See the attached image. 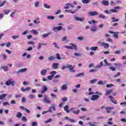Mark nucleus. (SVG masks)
<instances>
[{
	"mask_svg": "<svg viewBox=\"0 0 126 126\" xmlns=\"http://www.w3.org/2000/svg\"><path fill=\"white\" fill-rule=\"evenodd\" d=\"M72 46H65L64 47L69 50H75V51L77 50V47L76 45L74 44H71Z\"/></svg>",
	"mask_w": 126,
	"mask_h": 126,
	"instance_id": "nucleus-1",
	"label": "nucleus"
},
{
	"mask_svg": "<svg viewBox=\"0 0 126 126\" xmlns=\"http://www.w3.org/2000/svg\"><path fill=\"white\" fill-rule=\"evenodd\" d=\"M43 98L44 102L47 103V104H51V103H52V101H51V100H50V98L48 97V96H47V95H44Z\"/></svg>",
	"mask_w": 126,
	"mask_h": 126,
	"instance_id": "nucleus-2",
	"label": "nucleus"
},
{
	"mask_svg": "<svg viewBox=\"0 0 126 126\" xmlns=\"http://www.w3.org/2000/svg\"><path fill=\"white\" fill-rule=\"evenodd\" d=\"M100 97V95H97V94H94L92 95V97L91 98V99L92 101H97L98 99H99V97Z\"/></svg>",
	"mask_w": 126,
	"mask_h": 126,
	"instance_id": "nucleus-3",
	"label": "nucleus"
},
{
	"mask_svg": "<svg viewBox=\"0 0 126 126\" xmlns=\"http://www.w3.org/2000/svg\"><path fill=\"white\" fill-rule=\"evenodd\" d=\"M66 68H69V70L70 72H74L75 70H73L74 67L72 66V65H69L68 64H66Z\"/></svg>",
	"mask_w": 126,
	"mask_h": 126,
	"instance_id": "nucleus-4",
	"label": "nucleus"
},
{
	"mask_svg": "<svg viewBox=\"0 0 126 126\" xmlns=\"http://www.w3.org/2000/svg\"><path fill=\"white\" fill-rule=\"evenodd\" d=\"M108 98L110 99V101L113 103V104H118V102H117L116 100H115V97L112 95H109Z\"/></svg>",
	"mask_w": 126,
	"mask_h": 126,
	"instance_id": "nucleus-5",
	"label": "nucleus"
},
{
	"mask_svg": "<svg viewBox=\"0 0 126 126\" xmlns=\"http://www.w3.org/2000/svg\"><path fill=\"white\" fill-rule=\"evenodd\" d=\"M100 45L101 47H104V49H108L110 47V45L108 43H105V42H101Z\"/></svg>",
	"mask_w": 126,
	"mask_h": 126,
	"instance_id": "nucleus-6",
	"label": "nucleus"
},
{
	"mask_svg": "<svg viewBox=\"0 0 126 126\" xmlns=\"http://www.w3.org/2000/svg\"><path fill=\"white\" fill-rule=\"evenodd\" d=\"M89 15L90 16H95L96 15H99V13L97 11H90L89 12Z\"/></svg>",
	"mask_w": 126,
	"mask_h": 126,
	"instance_id": "nucleus-7",
	"label": "nucleus"
},
{
	"mask_svg": "<svg viewBox=\"0 0 126 126\" xmlns=\"http://www.w3.org/2000/svg\"><path fill=\"white\" fill-rule=\"evenodd\" d=\"M62 29H63V27L62 26L54 27L53 28V31L57 32V31H61Z\"/></svg>",
	"mask_w": 126,
	"mask_h": 126,
	"instance_id": "nucleus-8",
	"label": "nucleus"
},
{
	"mask_svg": "<svg viewBox=\"0 0 126 126\" xmlns=\"http://www.w3.org/2000/svg\"><path fill=\"white\" fill-rule=\"evenodd\" d=\"M74 109H76V108H72L70 109V110L72 111L73 114H75V115H77L80 113V110H75Z\"/></svg>",
	"mask_w": 126,
	"mask_h": 126,
	"instance_id": "nucleus-9",
	"label": "nucleus"
},
{
	"mask_svg": "<svg viewBox=\"0 0 126 126\" xmlns=\"http://www.w3.org/2000/svg\"><path fill=\"white\" fill-rule=\"evenodd\" d=\"M6 85H7V86H9V85H11L12 86H14V81L7 80L6 82Z\"/></svg>",
	"mask_w": 126,
	"mask_h": 126,
	"instance_id": "nucleus-10",
	"label": "nucleus"
},
{
	"mask_svg": "<svg viewBox=\"0 0 126 126\" xmlns=\"http://www.w3.org/2000/svg\"><path fill=\"white\" fill-rule=\"evenodd\" d=\"M48 91V88H47L46 86H43V88H42V90L41 91V94H43L44 93H45V92H46V91Z\"/></svg>",
	"mask_w": 126,
	"mask_h": 126,
	"instance_id": "nucleus-11",
	"label": "nucleus"
},
{
	"mask_svg": "<svg viewBox=\"0 0 126 126\" xmlns=\"http://www.w3.org/2000/svg\"><path fill=\"white\" fill-rule=\"evenodd\" d=\"M101 3L103 5H105L106 6H108V5H109V1L108 0H102L101 1Z\"/></svg>",
	"mask_w": 126,
	"mask_h": 126,
	"instance_id": "nucleus-12",
	"label": "nucleus"
},
{
	"mask_svg": "<svg viewBox=\"0 0 126 126\" xmlns=\"http://www.w3.org/2000/svg\"><path fill=\"white\" fill-rule=\"evenodd\" d=\"M31 89L30 87H27L26 89H24V88H21V91H22V92H25L26 91L28 92Z\"/></svg>",
	"mask_w": 126,
	"mask_h": 126,
	"instance_id": "nucleus-13",
	"label": "nucleus"
},
{
	"mask_svg": "<svg viewBox=\"0 0 126 126\" xmlns=\"http://www.w3.org/2000/svg\"><path fill=\"white\" fill-rule=\"evenodd\" d=\"M113 109H115L114 107H105V110H106V113H110V111L111 110H113Z\"/></svg>",
	"mask_w": 126,
	"mask_h": 126,
	"instance_id": "nucleus-14",
	"label": "nucleus"
},
{
	"mask_svg": "<svg viewBox=\"0 0 126 126\" xmlns=\"http://www.w3.org/2000/svg\"><path fill=\"white\" fill-rule=\"evenodd\" d=\"M59 66V63H53L52 64V68L54 69H57Z\"/></svg>",
	"mask_w": 126,
	"mask_h": 126,
	"instance_id": "nucleus-15",
	"label": "nucleus"
},
{
	"mask_svg": "<svg viewBox=\"0 0 126 126\" xmlns=\"http://www.w3.org/2000/svg\"><path fill=\"white\" fill-rule=\"evenodd\" d=\"M40 74L43 76L46 75V74H47V70L45 69L41 70L40 71Z\"/></svg>",
	"mask_w": 126,
	"mask_h": 126,
	"instance_id": "nucleus-16",
	"label": "nucleus"
},
{
	"mask_svg": "<svg viewBox=\"0 0 126 126\" xmlns=\"http://www.w3.org/2000/svg\"><path fill=\"white\" fill-rule=\"evenodd\" d=\"M25 71H27V68H23V69H19L18 70V71L17 72V73L25 72Z\"/></svg>",
	"mask_w": 126,
	"mask_h": 126,
	"instance_id": "nucleus-17",
	"label": "nucleus"
},
{
	"mask_svg": "<svg viewBox=\"0 0 126 126\" xmlns=\"http://www.w3.org/2000/svg\"><path fill=\"white\" fill-rule=\"evenodd\" d=\"M75 20H77V21H83V20H84V18H81L80 17H75Z\"/></svg>",
	"mask_w": 126,
	"mask_h": 126,
	"instance_id": "nucleus-18",
	"label": "nucleus"
},
{
	"mask_svg": "<svg viewBox=\"0 0 126 126\" xmlns=\"http://www.w3.org/2000/svg\"><path fill=\"white\" fill-rule=\"evenodd\" d=\"M91 30L92 32H96V31L98 30V28L96 27V26L94 25L91 28Z\"/></svg>",
	"mask_w": 126,
	"mask_h": 126,
	"instance_id": "nucleus-19",
	"label": "nucleus"
},
{
	"mask_svg": "<svg viewBox=\"0 0 126 126\" xmlns=\"http://www.w3.org/2000/svg\"><path fill=\"white\" fill-rule=\"evenodd\" d=\"M65 12H68L69 13H71L72 14H74L75 13V11H72V10H67L66 9L64 10Z\"/></svg>",
	"mask_w": 126,
	"mask_h": 126,
	"instance_id": "nucleus-20",
	"label": "nucleus"
},
{
	"mask_svg": "<svg viewBox=\"0 0 126 126\" xmlns=\"http://www.w3.org/2000/svg\"><path fill=\"white\" fill-rule=\"evenodd\" d=\"M53 110V111H56V106H55V105L52 104V106H51L50 107V110L49 112H50L51 113H53V111H52L51 110Z\"/></svg>",
	"mask_w": 126,
	"mask_h": 126,
	"instance_id": "nucleus-21",
	"label": "nucleus"
},
{
	"mask_svg": "<svg viewBox=\"0 0 126 126\" xmlns=\"http://www.w3.org/2000/svg\"><path fill=\"white\" fill-rule=\"evenodd\" d=\"M51 34H52V32H49L46 34H42V38H47V37H49Z\"/></svg>",
	"mask_w": 126,
	"mask_h": 126,
	"instance_id": "nucleus-22",
	"label": "nucleus"
},
{
	"mask_svg": "<svg viewBox=\"0 0 126 126\" xmlns=\"http://www.w3.org/2000/svg\"><path fill=\"white\" fill-rule=\"evenodd\" d=\"M112 92H113V90H109L106 91V92L105 94V96H109V95H110V94H111Z\"/></svg>",
	"mask_w": 126,
	"mask_h": 126,
	"instance_id": "nucleus-23",
	"label": "nucleus"
},
{
	"mask_svg": "<svg viewBox=\"0 0 126 126\" xmlns=\"http://www.w3.org/2000/svg\"><path fill=\"white\" fill-rule=\"evenodd\" d=\"M7 96V94H2L0 95V100H2L4 99Z\"/></svg>",
	"mask_w": 126,
	"mask_h": 126,
	"instance_id": "nucleus-24",
	"label": "nucleus"
},
{
	"mask_svg": "<svg viewBox=\"0 0 126 126\" xmlns=\"http://www.w3.org/2000/svg\"><path fill=\"white\" fill-rule=\"evenodd\" d=\"M61 90H67V86L66 85L64 84L61 87Z\"/></svg>",
	"mask_w": 126,
	"mask_h": 126,
	"instance_id": "nucleus-25",
	"label": "nucleus"
},
{
	"mask_svg": "<svg viewBox=\"0 0 126 126\" xmlns=\"http://www.w3.org/2000/svg\"><path fill=\"white\" fill-rule=\"evenodd\" d=\"M98 17L101 18V19H105L106 18V16L104 15L103 14H100L98 15Z\"/></svg>",
	"mask_w": 126,
	"mask_h": 126,
	"instance_id": "nucleus-26",
	"label": "nucleus"
},
{
	"mask_svg": "<svg viewBox=\"0 0 126 126\" xmlns=\"http://www.w3.org/2000/svg\"><path fill=\"white\" fill-rule=\"evenodd\" d=\"M16 117L17 118L20 119V118L22 117V113H21L20 112H18L16 115Z\"/></svg>",
	"mask_w": 126,
	"mask_h": 126,
	"instance_id": "nucleus-27",
	"label": "nucleus"
},
{
	"mask_svg": "<svg viewBox=\"0 0 126 126\" xmlns=\"http://www.w3.org/2000/svg\"><path fill=\"white\" fill-rule=\"evenodd\" d=\"M68 105H66L65 107H64V111L66 112V113H68L69 112V110H68Z\"/></svg>",
	"mask_w": 126,
	"mask_h": 126,
	"instance_id": "nucleus-28",
	"label": "nucleus"
},
{
	"mask_svg": "<svg viewBox=\"0 0 126 126\" xmlns=\"http://www.w3.org/2000/svg\"><path fill=\"white\" fill-rule=\"evenodd\" d=\"M82 1L83 3L87 4V3H89V2H90V0H82Z\"/></svg>",
	"mask_w": 126,
	"mask_h": 126,
	"instance_id": "nucleus-29",
	"label": "nucleus"
},
{
	"mask_svg": "<svg viewBox=\"0 0 126 126\" xmlns=\"http://www.w3.org/2000/svg\"><path fill=\"white\" fill-rule=\"evenodd\" d=\"M91 50L92 51H97V50H98V46H95V47H92L91 48Z\"/></svg>",
	"mask_w": 126,
	"mask_h": 126,
	"instance_id": "nucleus-30",
	"label": "nucleus"
},
{
	"mask_svg": "<svg viewBox=\"0 0 126 126\" xmlns=\"http://www.w3.org/2000/svg\"><path fill=\"white\" fill-rule=\"evenodd\" d=\"M1 68L3 69L4 71H7L8 70V68L6 66H1Z\"/></svg>",
	"mask_w": 126,
	"mask_h": 126,
	"instance_id": "nucleus-31",
	"label": "nucleus"
},
{
	"mask_svg": "<svg viewBox=\"0 0 126 126\" xmlns=\"http://www.w3.org/2000/svg\"><path fill=\"white\" fill-rule=\"evenodd\" d=\"M111 19H112V22H118L119 21V19H116L115 17H112Z\"/></svg>",
	"mask_w": 126,
	"mask_h": 126,
	"instance_id": "nucleus-32",
	"label": "nucleus"
},
{
	"mask_svg": "<svg viewBox=\"0 0 126 126\" xmlns=\"http://www.w3.org/2000/svg\"><path fill=\"white\" fill-rule=\"evenodd\" d=\"M98 84H99V85H105V84H106V82H105L104 83V82H103L102 81H99L98 82Z\"/></svg>",
	"mask_w": 126,
	"mask_h": 126,
	"instance_id": "nucleus-33",
	"label": "nucleus"
},
{
	"mask_svg": "<svg viewBox=\"0 0 126 126\" xmlns=\"http://www.w3.org/2000/svg\"><path fill=\"white\" fill-rule=\"evenodd\" d=\"M54 60H56V57H54V56H50L49 58H48V60L49 61H54Z\"/></svg>",
	"mask_w": 126,
	"mask_h": 126,
	"instance_id": "nucleus-34",
	"label": "nucleus"
},
{
	"mask_svg": "<svg viewBox=\"0 0 126 126\" xmlns=\"http://www.w3.org/2000/svg\"><path fill=\"white\" fill-rule=\"evenodd\" d=\"M32 33H33L34 35H38V32L34 30H31Z\"/></svg>",
	"mask_w": 126,
	"mask_h": 126,
	"instance_id": "nucleus-35",
	"label": "nucleus"
},
{
	"mask_svg": "<svg viewBox=\"0 0 126 126\" xmlns=\"http://www.w3.org/2000/svg\"><path fill=\"white\" fill-rule=\"evenodd\" d=\"M12 39H13L14 40H15L16 39H17V38H19V34H17L16 35H14L12 36Z\"/></svg>",
	"mask_w": 126,
	"mask_h": 126,
	"instance_id": "nucleus-36",
	"label": "nucleus"
},
{
	"mask_svg": "<svg viewBox=\"0 0 126 126\" xmlns=\"http://www.w3.org/2000/svg\"><path fill=\"white\" fill-rule=\"evenodd\" d=\"M47 18L48 19H50L51 20H53L55 19V17L54 16H48Z\"/></svg>",
	"mask_w": 126,
	"mask_h": 126,
	"instance_id": "nucleus-37",
	"label": "nucleus"
},
{
	"mask_svg": "<svg viewBox=\"0 0 126 126\" xmlns=\"http://www.w3.org/2000/svg\"><path fill=\"white\" fill-rule=\"evenodd\" d=\"M50 74H51V75H53V77H54L55 76V75H56V74H57V71H52L50 72Z\"/></svg>",
	"mask_w": 126,
	"mask_h": 126,
	"instance_id": "nucleus-38",
	"label": "nucleus"
},
{
	"mask_svg": "<svg viewBox=\"0 0 126 126\" xmlns=\"http://www.w3.org/2000/svg\"><path fill=\"white\" fill-rule=\"evenodd\" d=\"M44 6L45 8H51V5H48L46 3L44 4Z\"/></svg>",
	"mask_w": 126,
	"mask_h": 126,
	"instance_id": "nucleus-39",
	"label": "nucleus"
},
{
	"mask_svg": "<svg viewBox=\"0 0 126 126\" xmlns=\"http://www.w3.org/2000/svg\"><path fill=\"white\" fill-rule=\"evenodd\" d=\"M65 5H67L68 6H70L72 8H73V7H74V6H73V5L72 4L70 3H66Z\"/></svg>",
	"mask_w": 126,
	"mask_h": 126,
	"instance_id": "nucleus-40",
	"label": "nucleus"
},
{
	"mask_svg": "<svg viewBox=\"0 0 126 126\" xmlns=\"http://www.w3.org/2000/svg\"><path fill=\"white\" fill-rule=\"evenodd\" d=\"M56 58L57 60H62V58H61V56H60L59 53H57L56 54Z\"/></svg>",
	"mask_w": 126,
	"mask_h": 126,
	"instance_id": "nucleus-41",
	"label": "nucleus"
},
{
	"mask_svg": "<svg viewBox=\"0 0 126 126\" xmlns=\"http://www.w3.org/2000/svg\"><path fill=\"white\" fill-rule=\"evenodd\" d=\"M93 124H92V122L89 123V125H90V126H95L96 125H96L97 124V123L94 122Z\"/></svg>",
	"mask_w": 126,
	"mask_h": 126,
	"instance_id": "nucleus-42",
	"label": "nucleus"
},
{
	"mask_svg": "<svg viewBox=\"0 0 126 126\" xmlns=\"http://www.w3.org/2000/svg\"><path fill=\"white\" fill-rule=\"evenodd\" d=\"M53 45H54V47L55 48H56V49H60V47H59V45H58V44L56 42H54Z\"/></svg>",
	"mask_w": 126,
	"mask_h": 126,
	"instance_id": "nucleus-43",
	"label": "nucleus"
},
{
	"mask_svg": "<svg viewBox=\"0 0 126 126\" xmlns=\"http://www.w3.org/2000/svg\"><path fill=\"white\" fill-rule=\"evenodd\" d=\"M62 102H66L67 101V97H63L62 98Z\"/></svg>",
	"mask_w": 126,
	"mask_h": 126,
	"instance_id": "nucleus-44",
	"label": "nucleus"
},
{
	"mask_svg": "<svg viewBox=\"0 0 126 126\" xmlns=\"http://www.w3.org/2000/svg\"><path fill=\"white\" fill-rule=\"evenodd\" d=\"M96 81H97V80H96V79H93V80L90 81V82H91V84H94V83L96 82Z\"/></svg>",
	"mask_w": 126,
	"mask_h": 126,
	"instance_id": "nucleus-45",
	"label": "nucleus"
},
{
	"mask_svg": "<svg viewBox=\"0 0 126 126\" xmlns=\"http://www.w3.org/2000/svg\"><path fill=\"white\" fill-rule=\"evenodd\" d=\"M5 3H6V1L4 0L0 4V7L1 6H3V5H4V4H5Z\"/></svg>",
	"mask_w": 126,
	"mask_h": 126,
	"instance_id": "nucleus-46",
	"label": "nucleus"
},
{
	"mask_svg": "<svg viewBox=\"0 0 126 126\" xmlns=\"http://www.w3.org/2000/svg\"><path fill=\"white\" fill-rule=\"evenodd\" d=\"M114 65H115V66H117V67L118 68H120L121 67V66H122V64L119 63H115Z\"/></svg>",
	"mask_w": 126,
	"mask_h": 126,
	"instance_id": "nucleus-47",
	"label": "nucleus"
},
{
	"mask_svg": "<svg viewBox=\"0 0 126 126\" xmlns=\"http://www.w3.org/2000/svg\"><path fill=\"white\" fill-rule=\"evenodd\" d=\"M78 40L79 41H82V40H84V37L83 36H79L77 37Z\"/></svg>",
	"mask_w": 126,
	"mask_h": 126,
	"instance_id": "nucleus-48",
	"label": "nucleus"
},
{
	"mask_svg": "<svg viewBox=\"0 0 126 126\" xmlns=\"http://www.w3.org/2000/svg\"><path fill=\"white\" fill-rule=\"evenodd\" d=\"M115 33L116 34H113L114 37L118 39L119 36H118V34H119V32H116Z\"/></svg>",
	"mask_w": 126,
	"mask_h": 126,
	"instance_id": "nucleus-49",
	"label": "nucleus"
},
{
	"mask_svg": "<svg viewBox=\"0 0 126 126\" xmlns=\"http://www.w3.org/2000/svg\"><path fill=\"white\" fill-rule=\"evenodd\" d=\"M53 77H54V75H50L47 77V79L49 80H52V79H53Z\"/></svg>",
	"mask_w": 126,
	"mask_h": 126,
	"instance_id": "nucleus-50",
	"label": "nucleus"
},
{
	"mask_svg": "<svg viewBox=\"0 0 126 126\" xmlns=\"http://www.w3.org/2000/svg\"><path fill=\"white\" fill-rule=\"evenodd\" d=\"M52 121H53V120L52 119H49L47 120H46L45 123V124H49V123H50V122H52Z\"/></svg>",
	"mask_w": 126,
	"mask_h": 126,
	"instance_id": "nucleus-51",
	"label": "nucleus"
},
{
	"mask_svg": "<svg viewBox=\"0 0 126 126\" xmlns=\"http://www.w3.org/2000/svg\"><path fill=\"white\" fill-rule=\"evenodd\" d=\"M22 122H26V121H27V119H26V117H25V116H23L22 118Z\"/></svg>",
	"mask_w": 126,
	"mask_h": 126,
	"instance_id": "nucleus-52",
	"label": "nucleus"
},
{
	"mask_svg": "<svg viewBox=\"0 0 126 126\" xmlns=\"http://www.w3.org/2000/svg\"><path fill=\"white\" fill-rule=\"evenodd\" d=\"M112 86H114V85L113 84L106 85V87H107V88H110V87H112Z\"/></svg>",
	"mask_w": 126,
	"mask_h": 126,
	"instance_id": "nucleus-53",
	"label": "nucleus"
},
{
	"mask_svg": "<svg viewBox=\"0 0 126 126\" xmlns=\"http://www.w3.org/2000/svg\"><path fill=\"white\" fill-rule=\"evenodd\" d=\"M51 96L52 97H54V98H55V99H58V97H57V95L54 94H51Z\"/></svg>",
	"mask_w": 126,
	"mask_h": 126,
	"instance_id": "nucleus-54",
	"label": "nucleus"
},
{
	"mask_svg": "<svg viewBox=\"0 0 126 126\" xmlns=\"http://www.w3.org/2000/svg\"><path fill=\"white\" fill-rule=\"evenodd\" d=\"M4 12L5 13V14H8V13H9V12H10V10H5L4 11Z\"/></svg>",
	"mask_w": 126,
	"mask_h": 126,
	"instance_id": "nucleus-55",
	"label": "nucleus"
},
{
	"mask_svg": "<svg viewBox=\"0 0 126 126\" xmlns=\"http://www.w3.org/2000/svg\"><path fill=\"white\" fill-rule=\"evenodd\" d=\"M81 111H82L83 112H86L87 111V109L84 107H82L81 108Z\"/></svg>",
	"mask_w": 126,
	"mask_h": 126,
	"instance_id": "nucleus-56",
	"label": "nucleus"
},
{
	"mask_svg": "<svg viewBox=\"0 0 126 126\" xmlns=\"http://www.w3.org/2000/svg\"><path fill=\"white\" fill-rule=\"evenodd\" d=\"M25 112H26V113H28V114H30V113H31L30 110H29V109H28L27 108H25Z\"/></svg>",
	"mask_w": 126,
	"mask_h": 126,
	"instance_id": "nucleus-57",
	"label": "nucleus"
},
{
	"mask_svg": "<svg viewBox=\"0 0 126 126\" xmlns=\"http://www.w3.org/2000/svg\"><path fill=\"white\" fill-rule=\"evenodd\" d=\"M109 69H111L112 71H115L116 70V68L114 67H110Z\"/></svg>",
	"mask_w": 126,
	"mask_h": 126,
	"instance_id": "nucleus-58",
	"label": "nucleus"
},
{
	"mask_svg": "<svg viewBox=\"0 0 126 126\" xmlns=\"http://www.w3.org/2000/svg\"><path fill=\"white\" fill-rule=\"evenodd\" d=\"M66 39H67L66 36H64L62 38V41L63 42V41H66Z\"/></svg>",
	"mask_w": 126,
	"mask_h": 126,
	"instance_id": "nucleus-59",
	"label": "nucleus"
},
{
	"mask_svg": "<svg viewBox=\"0 0 126 126\" xmlns=\"http://www.w3.org/2000/svg\"><path fill=\"white\" fill-rule=\"evenodd\" d=\"M111 12H113V13L118 12V10H117L116 9H112L111 10Z\"/></svg>",
	"mask_w": 126,
	"mask_h": 126,
	"instance_id": "nucleus-60",
	"label": "nucleus"
},
{
	"mask_svg": "<svg viewBox=\"0 0 126 126\" xmlns=\"http://www.w3.org/2000/svg\"><path fill=\"white\" fill-rule=\"evenodd\" d=\"M10 45H11V43L10 42H7L6 46L7 47V48H9V47H10Z\"/></svg>",
	"mask_w": 126,
	"mask_h": 126,
	"instance_id": "nucleus-61",
	"label": "nucleus"
},
{
	"mask_svg": "<svg viewBox=\"0 0 126 126\" xmlns=\"http://www.w3.org/2000/svg\"><path fill=\"white\" fill-rule=\"evenodd\" d=\"M28 44L30 45H35V42L34 41H29Z\"/></svg>",
	"mask_w": 126,
	"mask_h": 126,
	"instance_id": "nucleus-62",
	"label": "nucleus"
},
{
	"mask_svg": "<svg viewBox=\"0 0 126 126\" xmlns=\"http://www.w3.org/2000/svg\"><path fill=\"white\" fill-rule=\"evenodd\" d=\"M106 41H107L108 42H113V40H112L111 38H107L106 39Z\"/></svg>",
	"mask_w": 126,
	"mask_h": 126,
	"instance_id": "nucleus-63",
	"label": "nucleus"
},
{
	"mask_svg": "<svg viewBox=\"0 0 126 126\" xmlns=\"http://www.w3.org/2000/svg\"><path fill=\"white\" fill-rule=\"evenodd\" d=\"M37 123H36L35 122L32 123V126H37Z\"/></svg>",
	"mask_w": 126,
	"mask_h": 126,
	"instance_id": "nucleus-64",
	"label": "nucleus"
}]
</instances>
